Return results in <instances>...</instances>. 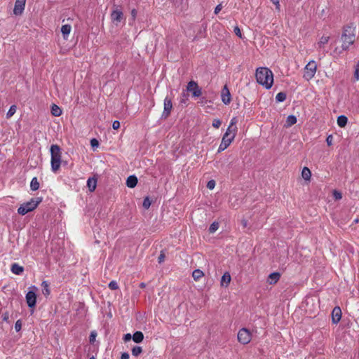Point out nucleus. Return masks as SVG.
Segmentation results:
<instances>
[{
	"instance_id": "nucleus-16",
	"label": "nucleus",
	"mask_w": 359,
	"mask_h": 359,
	"mask_svg": "<svg viewBox=\"0 0 359 359\" xmlns=\"http://www.w3.org/2000/svg\"><path fill=\"white\" fill-rule=\"evenodd\" d=\"M280 278V273L279 272H273L270 273L267 278V283L269 285L276 284Z\"/></svg>"
},
{
	"instance_id": "nucleus-24",
	"label": "nucleus",
	"mask_w": 359,
	"mask_h": 359,
	"mask_svg": "<svg viewBox=\"0 0 359 359\" xmlns=\"http://www.w3.org/2000/svg\"><path fill=\"white\" fill-rule=\"evenodd\" d=\"M302 177L303 179H304L306 181L310 180L311 177V172L307 167H304L302 169Z\"/></svg>"
},
{
	"instance_id": "nucleus-22",
	"label": "nucleus",
	"mask_w": 359,
	"mask_h": 359,
	"mask_svg": "<svg viewBox=\"0 0 359 359\" xmlns=\"http://www.w3.org/2000/svg\"><path fill=\"white\" fill-rule=\"evenodd\" d=\"M144 339V334L140 331L135 332L133 335V340L135 343H140Z\"/></svg>"
},
{
	"instance_id": "nucleus-23",
	"label": "nucleus",
	"mask_w": 359,
	"mask_h": 359,
	"mask_svg": "<svg viewBox=\"0 0 359 359\" xmlns=\"http://www.w3.org/2000/svg\"><path fill=\"white\" fill-rule=\"evenodd\" d=\"M297 117L294 115H290L287 117L285 127L288 128L297 123Z\"/></svg>"
},
{
	"instance_id": "nucleus-29",
	"label": "nucleus",
	"mask_w": 359,
	"mask_h": 359,
	"mask_svg": "<svg viewBox=\"0 0 359 359\" xmlns=\"http://www.w3.org/2000/svg\"><path fill=\"white\" fill-rule=\"evenodd\" d=\"M30 188L32 191H36L39 188V182L36 177H33L31 183H30Z\"/></svg>"
},
{
	"instance_id": "nucleus-42",
	"label": "nucleus",
	"mask_w": 359,
	"mask_h": 359,
	"mask_svg": "<svg viewBox=\"0 0 359 359\" xmlns=\"http://www.w3.org/2000/svg\"><path fill=\"white\" fill-rule=\"evenodd\" d=\"M333 196L334 197V198L336 200H339V199H341L342 198L341 194L339 191H337V190H334L333 191Z\"/></svg>"
},
{
	"instance_id": "nucleus-36",
	"label": "nucleus",
	"mask_w": 359,
	"mask_h": 359,
	"mask_svg": "<svg viewBox=\"0 0 359 359\" xmlns=\"http://www.w3.org/2000/svg\"><path fill=\"white\" fill-rule=\"evenodd\" d=\"M188 95L187 93H186L185 92H182V95H181V98H180V103H184V104H186L187 102L188 101Z\"/></svg>"
},
{
	"instance_id": "nucleus-31",
	"label": "nucleus",
	"mask_w": 359,
	"mask_h": 359,
	"mask_svg": "<svg viewBox=\"0 0 359 359\" xmlns=\"http://www.w3.org/2000/svg\"><path fill=\"white\" fill-rule=\"evenodd\" d=\"M286 99V94L283 92L278 93L276 96V100L278 102H282Z\"/></svg>"
},
{
	"instance_id": "nucleus-7",
	"label": "nucleus",
	"mask_w": 359,
	"mask_h": 359,
	"mask_svg": "<svg viewBox=\"0 0 359 359\" xmlns=\"http://www.w3.org/2000/svg\"><path fill=\"white\" fill-rule=\"evenodd\" d=\"M237 337L240 343L247 344L251 341L252 334L248 329L242 328L238 331Z\"/></svg>"
},
{
	"instance_id": "nucleus-38",
	"label": "nucleus",
	"mask_w": 359,
	"mask_h": 359,
	"mask_svg": "<svg viewBox=\"0 0 359 359\" xmlns=\"http://www.w3.org/2000/svg\"><path fill=\"white\" fill-rule=\"evenodd\" d=\"M109 287L111 290H117L118 288V285L115 280H112L109 283Z\"/></svg>"
},
{
	"instance_id": "nucleus-50",
	"label": "nucleus",
	"mask_w": 359,
	"mask_h": 359,
	"mask_svg": "<svg viewBox=\"0 0 359 359\" xmlns=\"http://www.w3.org/2000/svg\"><path fill=\"white\" fill-rule=\"evenodd\" d=\"M131 338H133V336H131L130 334L128 333L124 335L123 339L125 341H128L130 340Z\"/></svg>"
},
{
	"instance_id": "nucleus-53",
	"label": "nucleus",
	"mask_w": 359,
	"mask_h": 359,
	"mask_svg": "<svg viewBox=\"0 0 359 359\" xmlns=\"http://www.w3.org/2000/svg\"><path fill=\"white\" fill-rule=\"evenodd\" d=\"M165 255L163 254H161L158 257V262L161 263L164 261Z\"/></svg>"
},
{
	"instance_id": "nucleus-10",
	"label": "nucleus",
	"mask_w": 359,
	"mask_h": 359,
	"mask_svg": "<svg viewBox=\"0 0 359 359\" xmlns=\"http://www.w3.org/2000/svg\"><path fill=\"white\" fill-rule=\"evenodd\" d=\"M172 109V99L170 97H169L168 96H167L164 99V107H163V111L162 114V117L164 118H166L167 117H168Z\"/></svg>"
},
{
	"instance_id": "nucleus-15",
	"label": "nucleus",
	"mask_w": 359,
	"mask_h": 359,
	"mask_svg": "<svg viewBox=\"0 0 359 359\" xmlns=\"http://www.w3.org/2000/svg\"><path fill=\"white\" fill-rule=\"evenodd\" d=\"M232 141H233V140H231V138H229V137L223 135L222 142L219 146L217 151L219 153H220V152L223 151L224 150H225L231 144Z\"/></svg>"
},
{
	"instance_id": "nucleus-47",
	"label": "nucleus",
	"mask_w": 359,
	"mask_h": 359,
	"mask_svg": "<svg viewBox=\"0 0 359 359\" xmlns=\"http://www.w3.org/2000/svg\"><path fill=\"white\" fill-rule=\"evenodd\" d=\"M332 140H333V137L332 135H330L326 139V142H327V144L328 146H330L332 144Z\"/></svg>"
},
{
	"instance_id": "nucleus-43",
	"label": "nucleus",
	"mask_w": 359,
	"mask_h": 359,
	"mask_svg": "<svg viewBox=\"0 0 359 359\" xmlns=\"http://www.w3.org/2000/svg\"><path fill=\"white\" fill-rule=\"evenodd\" d=\"M215 187V182L214 180H210L208 181L207 184L208 189L212 190Z\"/></svg>"
},
{
	"instance_id": "nucleus-19",
	"label": "nucleus",
	"mask_w": 359,
	"mask_h": 359,
	"mask_svg": "<svg viewBox=\"0 0 359 359\" xmlns=\"http://www.w3.org/2000/svg\"><path fill=\"white\" fill-rule=\"evenodd\" d=\"M137 184V178L135 175H130L127 178L126 185L129 188H134Z\"/></svg>"
},
{
	"instance_id": "nucleus-27",
	"label": "nucleus",
	"mask_w": 359,
	"mask_h": 359,
	"mask_svg": "<svg viewBox=\"0 0 359 359\" xmlns=\"http://www.w3.org/2000/svg\"><path fill=\"white\" fill-rule=\"evenodd\" d=\"M42 293L44 296L47 297L50 294L49 284L47 281L44 280L41 283Z\"/></svg>"
},
{
	"instance_id": "nucleus-17",
	"label": "nucleus",
	"mask_w": 359,
	"mask_h": 359,
	"mask_svg": "<svg viewBox=\"0 0 359 359\" xmlns=\"http://www.w3.org/2000/svg\"><path fill=\"white\" fill-rule=\"evenodd\" d=\"M231 280V275L229 272H225L222 276L220 285L222 287H227Z\"/></svg>"
},
{
	"instance_id": "nucleus-26",
	"label": "nucleus",
	"mask_w": 359,
	"mask_h": 359,
	"mask_svg": "<svg viewBox=\"0 0 359 359\" xmlns=\"http://www.w3.org/2000/svg\"><path fill=\"white\" fill-rule=\"evenodd\" d=\"M87 186L90 191H95L97 186V180L95 178H89L87 181Z\"/></svg>"
},
{
	"instance_id": "nucleus-52",
	"label": "nucleus",
	"mask_w": 359,
	"mask_h": 359,
	"mask_svg": "<svg viewBox=\"0 0 359 359\" xmlns=\"http://www.w3.org/2000/svg\"><path fill=\"white\" fill-rule=\"evenodd\" d=\"M129 354L126 352H124L121 354V359H128Z\"/></svg>"
},
{
	"instance_id": "nucleus-34",
	"label": "nucleus",
	"mask_w": 359,
	"mask_h": 359,
	"mask_svg": "<svg viewBox=\"0 0 359 359\" xmlns=\"http://www.w3.org/2000/svg\"><path fill=\"white\" fill-rule=\"evenodd\" d=\"M142 352V348L140 346H135L132 349V354L134 356H138Z\"/></svg>"
},
{
	"instance_id": "nucleus-18",
	"label": "nucleus",
	"mask_w": 359,
	"mask_h": 359,
	"mask_svg": "<svg viewBox=\"0 0 359 359\" xmlns=\"http://www.w3.org/2000/svg\"><path fill=\"white\" fill-rule=\"evenodd\" d=\"M330 40V36L327 35H323L322 36L318 42L317 43V47L319 49L324 48L325 46L328 43Z\"/></svg>"
},
{
	"instance_id": "nucleus-3",
	"label": "nucleus",
	"mask_w": 359,
	"mask_h": 359,
	"mask_svg": "<svg viewBox=\"0 0 359 359\" xmlns=\"http://www.w3.org/2000/svg\"><path fill=\"white\" fill-rule=\"evenodd\" d=\"M50 155H51V170L53 172H56L60 168L61 165V149L57 144H53L50 147Z\"/></svg>"
},
{
	"instance_id": "nucleus-46",
	"label": "nucleus",
	"mask_w": 359,
	"mask_h": 359,
	"mask_svg": "<svg viewBox=\"0 0 359 359\" xmlns=\"http://www.w3.org/2000/svg\"><path fill=\"white\" fill-rule=\"evenodd\" d=\"M112 128L114 130H117L120 128V123L118 121H114L112 123Z\"/></svg>"
},
{
	"instance_id": "nucleus-9",
	"label": "nucleus",
	"mask_w": 359,
	"mask_h": 359,
	"mask_svg": "<svg viewBox=\"0 0 359 359\" xmlns=\"http://www.w3.org/2000/svg\"><path fill=\"white\" fill-rule=\"evenodd\" d=\"M187 90L191 92L193 96L196 97H198L202 95L201 88H199L197 83L194 81H191L188 83Z\"/></svg>"
},
{
	"instance_id": "nucleus-21",
	"label": "nucleus",
	"mask_w": 359,
	"mask_h": 359,
	"mask_svg": "<svg viewBox=\"0 0 359 359\" xmlns=\"http://www.w3.org/2000/svg\"><path fill=\"white\" fill-rule=\"evenodd\" d=\"M72 30V27L69 25H64L61 27V32L64 39H67L69 34Z\"/></svg>"
},
{
	"instance_id": "nucleus-35",
	"label": "nucleus",
	"mask_w": 359,
	"mask_h": 359,
	"mask_svg": "<svg viewBox=\"0 0 359 359\" xmlns=\"http://www.w3.org/2000/svg\"><path fill=\"white\" fill-rule=\"evenodd\" d=\"M354 78L356 81L359 80V61L358 62L357 65L355 67Z\"/></svg>"
},
{
	"instance_id": "nucleus-28",
	"label": "nucleus",
	"mask_w": 359,
	"mask_h": 359,
	"mask_svg": "<svg viewBox=\"0 0 359 359\" xmlns=\"http://www.w3.org/2000/svg\"><path fill=\"white\" fill-rule=\"evenodd\" d=\"M348 118L344 115H341L337 118V125L343 128L347 124Z\"/></svg>"
},
{
	"instance_id": "nucleus-20",
	"label": "nucleus",
	"mask_w": 359,
	"mask_h": 359,
	"mask_svg": "<svg viewBox=\"0 0 359 359\" xmlns=\"http://www.w3.org/2000/svg\"><path fill=\"white\" fill-rule=\"evenodd\" d=\"M11 270L14 274L20 275L24 271V268L18 264L14 263L11 265Z\"/></svg>"
},
{
	"instance_id": "nucleus-8",
	"label": "nucleus",
	"mask_w": 359,
	"mask_h": 359,
	"mask_svg": "<svg viewBox=\"0 0 359 359\" xmlns=\"http://www.w3.org/2000/svg\"><path fill=\"white\" fill-rule=\"evenodd\" d=\"M32 289L26 294V302L29 307L32 308L34 307L36 302V292L37 291V287L35 286H32L30 287Z\"/></svg>"
},
{
	"instance_id": "nucleus-51",
	"label": "nucleus",
	"mask_w": 359,
	"mask_h": 359,
	"mask_svg": "<svg viewBox=\"0 0 359 359\" xmlns=\"http://www.w3.org/2000/svg\"><path fill=\"white\" fill-rule=\"evenodd\" d=\"M276 6V9L280 10L279 0H271Z\"/></svg>"
},
{
	"instance_id": "nucleus-48",
	"label": "nucleus",
	"mask_w": 359,
	"mask_h": 359,
	"mask_svg": "<svg viewBox=\"0 0 359 359\" xmlns=\"http://www.w3.org/2000/svg\"><path fill=\"white\" fill-rule=\"evenodd\" d=\"M137 14V11L136 9H133L131 11V16H132L133 21H134L135 20Z\"/></svg>"
},
{
	"instance_id": "nucleus-55",
	"label": "nucleus",
	"mask_w": 359,
	"mask_h": 359,
	"mask_svg": "<svg viewBox=\"0 0 359 359\" xmlns=\"http://www.w3.org/2000/svg\"><path fill=\"white\" fill-rule=\"evenodd\" d=\"M140 286L141 287H144V283H141Z\"/></svg>"
},
{
	"instance_id": "nucleus-11",
	"label": "nucleus",
	"mask_w": 359,
	"mask_h": 359,
	"mask_svg": "<svg viewBox=\"0 0 359 359\" xmlns=\"http://www.w3.org/2000/svg\"><path fill=\"white\" fill-rule=\"evenodd\" d=\"M26 0H16L13 9L15 15H20L25 10Z\"/></svg>"
},
{
	"instance_id": "nucleus-54",
	"label": "nucleus",
	"mask_w": 359,
	"mask_h": 359,
	"mask_svg": "<svg viewBox=\"0 0 359 359\" xmlns=\"http://www.w3.org/2000/svg\"><path fill=\"white\" fill-rule=\"evenodd\" d=\"M246 225H247V222H246V221H245V222H243V226H246Z\"/></svg>"
},
{
	"instance_id": "nucleus-32",
	"label": "nucleus",
	"mask_w": 359,
	"mask_h": 359,
	"mask_svg": "<svg viewBox=\"0 0 359 359\" xmlns=\"http://www.w3.org/2000/svg\"><path fill=\"white\" fill-rule=\"evenodd\" d=\"M17 107L15 105L11 106L9 110L8 111L6 114V117L8 118H11L13 114L16 112Z\"/></svg>"
},
{
	"instance_id": "nucleus-40",
	"label": "nucleus",
	"mask_w": 359,
	"mask_h": 359,
	"mask_svg": "<svg viewBox=\"0 0 359 359\" xmlns=\"http://www.w3.org/2000/svg\"><path fill=\"white\" fill-rule=\"evenodd\" d=\"M90 145L93 148H97L99 146V142L95 138H93L90 140Z\"/></svg>"
},
{
	"instance_id": "nucleus-2",
	"label": "nucleus",
	"mask_w": 359,
	"mask_h": 359,
	"mask_svg": "<svg viewBox=\"0 0 359 359\" xmlns=\"http://www.w3.org/2000/svg\"><path fill=\"white\" fill-rule=\"evenodd\" d=\"M355 40V30L351 26H346L344 28L341 34V48L343 50H347L352 46Z\"/></svg>"
},
{
	"instance_id": "nucleus-4",
	"label": "nucleus",
	"mask_w": 359,
	"mask_h": 359,
	"mask_svg": "<svg viewBox=\"0 0 359 359\" xmlns=\"http://www.w3.org/2000/svg\"><path fill=\"white\" fill-rule=\"evenodd\" d=\"M41 202V199L39 198H32L29 201L22 204L18 209V212L21 215H25L34 210Z\"/></svg>"
},
{
	"instance_id": "nucleus-39",
	"label": "nucleus",
	"mask_w": 359,
	"mask_h": 359,
	"mask_svg": "<svg viewBox=\"0 0 359 359\" xmlns=\"http://www.w3.org/2000/svg\"><path fill=\"white\" fill-rule=\"evenodd\" d=\"M222 124L219 119H214L212 121V126L215 128H219Z\"/></svg>"
},
{
	"instance_id": "nucleus-12",
	"label": "nucleus",
	"mask_w": 359,
	"mask_h": 359,
	"mask_svg": "<svg viewBox=\"0 0 359 359\" xmlns=\"http://www.w3.org/2000/svg\"><path fill=\"white\" fill-rule=\"evenodd\" d=\"M341 318V310L340 307L335 306L332 312V321L334 324H337Z\"/></svg>"
},
{
	"instance_id": "nucleus-30",
	"label": "nucleus",
	"mask_w": 359,
	"mask_h": 359,
	"mask_svg": "<svg viewBox=\"0 0 359 359\" xmlns=\"http://www.w3.org/2000/svg\"><path fill=\"white\" fill-rule=\"evenodd\" d=\"M203 276V272L200 269H196L192 273V276L195 280H199Z\"/></svg>"
},
{
	"instance_id": "nucleus-25",
	"label": "nucleus",
	"mask_w": 359,
	"mask_h": 359,
	"mask_svg": "<svg viewBox=\"0 0 359 359\" xmlns=\"http://www.w3.org/2000/svg\"><path fill=\"white\" fill-rule=\"evenodd\" d=\"M62 109L57 105L53 104L51 106V114L54 116H60L62 114Z\"/></svg>"
},
{
	"instance_id": "nucleus-5",
	"label": "nucleus",
	"mask_w": 359,
	"mask_h": 359,
	"mask_svg": "<svg viewBox=\"0 0 359 359\" xmlns=\"http://www.w3.org/2000/svg\"><path fill=\"white\" fill-rule=\"evenodd\" d=\"M316 62L315 60L309 61L304 67V72L303 75L304 79H306V81L311 80L314 77L316 73Z\"/></svg>"
},
{
	"instance_id": "nucleus-6",
	"label": "nucleus",
	"mask_w": 359,
	"mask_h": 359,
	"mask_svg": "<svg viewBox=\"0 0 359 359\" xmlns=\"http://www.w3.org/2000/svg\"><path fill=\"white\" fill-rule=\"evenodd\" d=\"M237 123H238L237 117H233L230 121V123H229V125L227 128V130H226V133H224V136H226V137L231 138V140H233L236 135L237 131H238V128L236 126Z\"/></svg>"
},
{
	"instance_id": "nucleus-45",
	"label": "nucleus",
	"mask_w": 359,
	"mask_h": 359,
	"mask_svg": "<svg viewBox=\"0 0 359 359\" xmlns=\"http://www.w3.org/2000/svg\"><path fill=\"white\" fill-rule=\"evenodd\" d=\"M96 336H97L96 332H92L90 333V337H89V339H90V342H91V343L94 342V341L95 340V337H96Z\"/></svg>"
},
{
	"instance_id": "nucleus-49",
	"label": "nucleus",
	"mask_w": 359,
	"mask_h": 359,
	"mask_svg": "<svg viewBox=\"0 0 359 359\" xmlns=\"http://www.w3.org/2000/svg\"><path fill=\"white\" fill-rule=\"evenodd\" d=\"M222 4H219L217 5L215 8V14H218L219 12L222 10Z\"/></svg>"
},
{
	"instance_id": "nucleus-13",
	"label": "nucleus",
	"mask_w": 359,
	"mask_h": 359,
	"mask_svg": "<svg viewBox=\"0 0 359 359\" xmlns=\"http://www.w3.org/2000/svg\"><path fill=\"white\" fill-rule=\"evenodd\" d=\"M222 100L224 104H229L231 100V96L226 86H224L222 90Z\"/></svg>"
},
{
	"instance_id": "nucleus-37",
	"label": "nucleus",
	"mask_w": 359,
	"mask_h": 359,
	"mask_svg": "<svg viewBox=\"0 0 359 359\" xmlns=\"http://www.w3.org/2000/svg\"><path fill=\"white\" fill-rule=\"evenodd\" d=\"M143 207L145 208V209H148L150 205H151V201L149 198V197H146L144 201H143V204H142Z\"/></svg>"
},
{
	"instance_id": "nucleus-14",
	"label": "nucleus",
	"mask_w": 359,
	"mask_h": 359,
	"mask_svg": "<svg viewBox=\"0 0 359 359\" xmlns=\"http://www.w3.org/2000/svg\"><path fill=\"white\" fill-rule=\"evenodd\" d=\"M111 20L116 25L119 23L123 18V13L121 10L116 9L111 14Z\"/></svg>"
},
{
	"instance_id": "nucleus-33",
	"label": "nucleus",
	"mask_w": 359,
	"mask_h": 359,
	"mask_svg": "<svg viewBox=\"0 0 359 359\" xmlns=\"http://www.w3.org/2000/svg\"><path fill=\"white\" fill-rule=\"evenodd\" d=\"M219 229V223L214 222L212 223L209 227V231L210 233H215L217 229Z\"/></svg>"
},
{
	"instance_id": "nucleus-1",
	"label": "nucleus",
	"mask_w": 359,
	"mask_h": 359,
	"mask_svg": "<svg viewBox=\"0 0 359 359\" xmlns=\"http://www.w3.org/2000/svg\"><path fill=\"white\" fill-rule=\"evenodd\" d=\"M256 79L257 83L266 89H270L273 83V72L267 67H259L256 70Z\"/></svg>"
},
{
	"instance_id": "nucleus-56",
	"label": "nucleus",
	"mask_w": 359,
	"mask_h": 359,
	"mask_svg": "<svg viewBox=\"0 0 359 359\" xmlns=\"http://www.w3.org/2000/svg\"><path fill=\"white\" fill-rule=\"evenodd\" d=\"M89 359H95L93 356L90 358Z\"/></svg>"
},
{
	"instance_id": "nucleus-44",
	"label": "nucleus",
	"mask_w": 359,
	"mask_h": 359,
	"mask_svg": "<svg viewBox=\"0 0 359 359\" xmlns=\"http://www.w3.org/2000/svg\"><path fill=\"white\" fill-rule=\"evenodd\" d=\"M233 31H234V33H235V34H236V36H238L239 38H241V39L242 38L241 31L240 28H239L238 26H236V27H234Z\"/></svg>"
},
{
	"instance_id": "nucleus-41",
	"label": "nucleus",
	"mask_w": 359,
	"mask_h": 359,
	"mask_svg": "<svg viewBox=\"0 0 359 359\" xmlns=\"http://www.w3.org/2000/svg\"><path fill=\"white\" fill-rule=\"evenodd\" d=\"M22 328V323L20 320L16 321L15 324V330L16 332H19Z\"/></svg>"
}]
</instances>
